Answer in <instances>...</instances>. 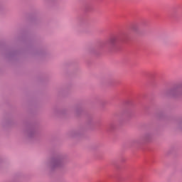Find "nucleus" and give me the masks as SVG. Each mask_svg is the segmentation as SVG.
Returning <instances> with one entry per match:
<instances>
[{
	"mask_svg": "<svg viewBox=\"0 0 182 182\" xmlns=\"http://www.w3.org/2000/svg\"><path fill=\"white\" fill-rule=\"evenodd\" d=\"M114 42H116V38H112L109 39V43H111L112 45H113Z\"/></svg>",
	"mask_w": 182,
	"mask_h": 182,
	"instance_id": "1",
	"label": "nucleus"
}]
</instances>
